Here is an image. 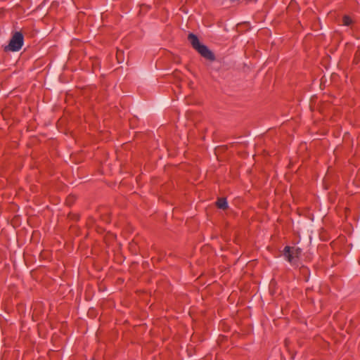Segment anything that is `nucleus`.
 Listing matches in <instances>:
<instances>
[{
	"label": "nucleus",
	"mask_w": 360,
	"mask_h": 360,
	"mask_svg": "<svg viewBox=\"0 0 360 360\" xmlns=\"http://www.w3.org/2000/svg\"><path fill=\"white\" fill-rule=\"evenodd\" d=\"M217 207L220 209H226L228 206V203L224 198L219 199L217 202Z\"/></svg>",
	"instance_id": "4"
},
{
	"label": "nucleus",
	"mask_w": 360,
	"mask_h": 360,
	"mask_svg": "<svg viewBox=\"0 0 360 360\" xmlns=\"http://www.w3.org/2000/svg\"><path fill=\"white\" fill-rule=\"evenodd\" d=\"M352 19L349 16L345 15L343 17V24H344V25L348 26V25H349L352 23Z\"/></svg>",
	"instance_id": "5"
},
{
	"label": "nucleus",
	"mask_w": 360,
	"mask_h": 360,
	"mask_svg": "<svg viewBox=\"0 0 360 360\" xmlns=\"http://www.w3.org/2000/svg\"><path fill=\"white\" fill-rule=\"evenodd\" d=\"M23 35L19 32H16L11 37L10 42L6 46V51H18L23 45Z\"/></svg>",
	"instance_id": "2"
},
{
	"label": "nucleus",
	"mask_w": 360,
	"mask_h": 360,
	"mask_svg": "<svg viewBox=\"0 0 360 360\" xmlns=\"http://www.w3.org/2000/svg\"><path fill=\"white\" fill-rule=\"evenodd\" d=\"M188 39L193 48L195 49L202 57L210 60H214L215 58L214 54L206 46L200 43V41L195 34L190 33L188 34Z\"/></svg>",
	"instance_id": "1"
},
{
	"label": "nucleus",
	"mask_w": 360,
	"mask_h": 360,
	"mask_svg": "<svg viewBox=\"0 0 360 360\" xmlns=\"http://www.w3.org/2000/svg\"><path fill=\"white\" fill-rule=\"evenodd\" d=\"M301 254V250L298 248L285 246L283 250L285 258L292 264H296Z\"/></svg>",
	"instance_id": "3"
}]
</instances>
